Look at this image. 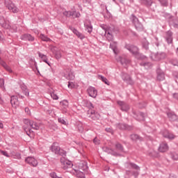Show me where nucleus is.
I'll list each match as a JSON object with an SVG mask.
<instances>
[{"label": "nucleus", "mask_w": 178, "mask_h": 178, "mask_svg": "<svg viewBox=\"0 0 178 178\" xmlns=\"http://www.w3.org/2000/svg\"><path fill=\"white\" fill-rule=\"evenodd\" d=\"M51 149L52 152H54V154H56V155H60V156H66L65 151L60 149V147H59V144L58 143H54L51 145Z\"/></svg>", "instance_id": "1"}, {"label": "nucleus", "mask_w": 178, "mask_h": 178, "mask_svg": "<svg viewBox=\"0 0 178 178\" xmlns=\"http://www.w3.org/2000/svg\"><path fill=\"white\" fill-rule=\"evenodd\" d=\"M6 6L10 12H13V13H17V12H19V8H17V7H16V6H15V4L10 1L6 2Z\"/></svg>", "instance_id": "2"}, {"label": "nucleus", "mask_w": 178, "mask_h": 178, "mask_svg": "<svg viewBox=\"0 0 178 178\" xmlns=\"http://www.w3.org/2000/svg\"><path fill=\"white\" fill-rule=\"evenodd\" d=\"M49 48L51 52L54 54L56 59H60V58H62V53L60 52V50L58 49V47L51 45Z\"/></svg>", "instance_id": "3"}, {"label": "nucleus", "mask_w": 178, "mask_h": 178, "mask_svg": "<svg viewBox=\"0 0 178 178\" xmlns=\"http://www.w3.org/2000/svg\"><path fill=\"white\" fill-rule=\"evenodd\" d=\"M83 116H85V118H90L92 120H97V119H99L100 118L98 112H85Z\"/></svg>", "instance_id": "4"}, {"label": "nucleus", "mask_w": 178, "mask_h": 178, "mask_svg": "<svg viewBox=\"0 0 178 178\" xmlns=\"http://www.w3.org/2000/svg\"><path fill=\"white\" fill-rule=\"evenodd\" d=\"M60 162L62 168L64 169V170H66V169L72 168V166H73V163H72V161L65 160V159H61Z\"/></svg>", "instance_id": "5"}, {"label": "nucleus", "mask_w": 178, "mask_h": 178, "mask_svg": "<svg viewBox=\"0 0 178 178\" xmlns=\"http://www.w3.org/2000/svg\"><path fill=\"white\" fill-rule=\"evenodd\" d=\"M78 168L77 170H81V172H85V173H88V171H87V169H88V166L87 165V162L86 161H81L78 164Z\"/></svg>", "instance_id": "6"}, {"label": "nucleus", "mask_w": 178, "mask_h": 178, "mask_svg": "<svg viewBox=\"0 0 178 178\" xmlns=\"http://www.w3.org/2000/svg\"><path fill=\"white\" fill-rule=\"evenodd\" d=\"M88 94H89L90 97H92V98H97L98 91L95 88L90 86L88 88Z\"/></svg>", "instance_id": "7"}, {"label": "nucleus", "mask_w": 178, "mask_h": 178, "mask_svg": "<svg viewBox=\"0 0 178 178\" xmlns=\"http://www.w3.org/2000/svg\"><path fill=\"white\" fill-rule=\"evenodd\" d=\"M25 162H26V163H29V165L33 166L34 168H35V166H37V165H38V161H37V160H35V158L31 157V156L27 157L25 159Z\"/></svg>", "instance_id": "8"}, {"label": "nucleus", "mask_w": 178, "mask_h": 178, "mask_svg": "<svg viewBox=\"0 0 178 178\" xmlns=\"http://www.w3.org/2000/svg\"><path fill=\"white\" fill-rule=\"evenodd\" d=\"M113 29L111 28H104L105 35L108 41L113 40V35H112V31Z\"/></svg>", "instance_id": "9"}, {"label": "nucleus", "mask_w": 178, "mask_h": 178, "mask_svg": "<svg viewBox=\"0 0 178 178\" xmlns=\"http://www.w3.org/2000/svg\"><path fill=\"white\" fill-rule=\"evenodd\" d=\"M118 129L120 130H128L130 131V130H133V126L128 125L127 124H117Z\"/></svg>", "instance_id": "10"}, {"label": "nucleus", "mask_w": 178, "mask_h": 178, "mask_svg": "<svg viewBox=\"0 0 178 178\" xmlns=\"http://www.w3.org/2000/svg\"><path fill=\"white\" fill-rule=\"evenodd\" d=\"M10 103L13 108H17V106H19V99L17 98V96H12Z\"/></svg>", "instance_id": "11"}, {"label": "nucleus", "mask_w": 178, "mask_h": 178, "mask_svg": "<svg viewBox=\"0 0 178 178\" xmlns=\"http://www.w3.org/2000/svg\"><path fill=\"white\" fill-rule=\"evenodd\" d=\"M20 39L23 41H34V37L27 33L21 35Z\"/></svg>", "instance_id": "12"}, {"label": "nucleus", "mask_w": 178, "mask_h": 178, "mask_svg": "<svg viewBox=\"0 0 178 178\" xmlns=\"http://www.w3.org/2000/svg\"><path fill=\"white\" fill-rule=\"evenodd\" d=\"M162 134L165 138H168V140H173L175 139V137H176L173 134L170 133L168 130L163 131Z\"/></svg>", "instance_id": "13"}, {"label": "nucleus", "mask_w": 178, "mask_h": 178, "mask_svg": "<svg viewBox=\"0 0 178 178\" xmlns=\"http://www.w3.org/2000/svg\"><path fill=\"white\" fill-rule=\"evenodd\" d=\"M167 116H168L170 120L172 122H178V117L173 112L167 113Z\"/></svg>", "instance_id": "14"}, {"label": "nucleus", "mask_w": 178, "mask_h": 178, "mask_svg": "<svg viewBox=\"0 0 178 178\" xmlns=\"http://www.w3.org/2000/svg\"><path fill=\"white\" fill-rule=\"evenodd\" d=\"M21 90L25 97H29L30 91L29 90V88L26 85L24 84L21 85Z\"/></svg>", "instance_id": "15"}, {"label": "nucleus", "mask_w": 178, "mask_h": 178, "mask_svg": "<svg viewBox=\"0 0 178 178\" xmlns=\"http://www.w3.org/2000/svg\"><path fill=\"white\" fill-rule=\"evenodd\" d=\"M168 149L169 147L168 146V144L165 143H161L159 147V151L160 152H166Z\"/></svg>", "instance_id": "16"}, {"label": "nucleus", "mask_w": 178, "mask_h": 178, "mask_svg": "<svg viewBox=\"0 0 178 178\" xmlns=\"http://www.w3.org/2000/svg\"><path fill=\"white\" fill-rule=\"evenodd\" d=\"M39 38H40V40L42 41H44V42H51L52 41V40H51V38H48V36L45 35L44 34L41 33L39 35Z\"/></svg>", "instance_id": "17"}, {"label": "nucleus", "mask_w": 178, "mask_h": 178, "mask_svg": "<svg viewBox=\"0 0 178 178\" xmlns=\"http://www.w3.org/2000/svg\"><path fill=\"white\" fill-rule=\"evenodd\" d=\"M118 105H120L122 106L121 107L122 111H129V105L126 104L124 102L119 101L118 102Z\"/></svg>", "instance_id": "18"}, {"label": "nucleus", "mask_w": 178, "mask_h": 178, "mask_svg": "<svg viewBox=\"0 0 178 178\" xmlns=\"http://www.w3.org/2000/svg\"><path fill=\"white\" fill-rule=\"evenodd\" d=\"M76 177L78 178H86V175L81 170H75Z\"/></svg>", "instance_id": "19"}, {"label": "nucleus", "mask_w": 178, "mask_h": 178, "mask_svg": "<svg viewBox=\"0 0 178 178\" xmlns=\"http://www.w3.org/2000/svg\"><path fill=\"white\" fill-rule=\"evenodd\" d=\"M60 106L63 108V109H66V108L69 107V102L67 100H63L60 102Z\"/></svg>", "instance_id": "20"}, {"label": "nucleus", "mask_w": 178, "mask_h": 178, "mask_svg": "<svg viewBox=\"0 0 178 178\" xmlns=\"http://www.w3.org/2000/svg\"><path fill=\"white\" fill-rule=\"evenodd\" d=\"M38 55L39 57L42 59V60L45 63H47V65H49V63H48V58H47V56L44 54H42L41 53H38Z\"/></svg>", "instance_id": "21"}, {"label": "nucleus", "mask_w": 178, "mask_h": 178, "mask_svg": "<svg viewBox=\"0 0 178 178\" xmlns=\"http://www.w3.org/2000/svg\"><path fill=\"white\" fill-rule=\"evenodd\" d=\"M0 23H1V24H2L3 27H4V29H10V25H9V24L6 23V21H5V19L3 18L0 19Z\"/></svg>", "instance_id": "22"}, {"label": "nucleus", "mask_w": 178, "mask_h": 178, "mask_svg": "<svg viewBox=\"0 0 178 178\" xmlns=\"http://www.w3.org/2000/svg\"><path fill=\"white\" fill-rule=\"evenodd\" d=\"M122 65H127L130 63V60H127L126 58H122V57H119V59L118 60Z\"/></svg>", "instance_id": "23"}, {"label": "nucleus", "mask_w": 178, "mask_h": 178, "mask_svg": "<svg viewBox=\"0 0 178 178\" xmlns=\"http://www.w3.org/2000/svg\"><path fill=\"white\" fill-rule=\"evenodd\" d=\"M115 148H116L117 151H119L120 152H123L124 148H123V145H122V144L116 143Z\"/></svg>", "instance_id": "24"}, {"label": "nucleus", "mask_w": 178, "mask_h": 178, "mask_svg": "<svg viewBox=\"0 0 178 178\" xmlns=\"http://www.w3.org/2000/svg\"><path fill=\"white\" fill-rule=\"evenodd\" d=\"M50 95L53 99H59V97H58V95L55 94V91H54V90L52 89L51 90H50Z\"/></svg>", "instance_id": "25"}, {"label": "nucleus", "mask_w": 178, "mask_h": 178, "mask_svg": "<svg viewBox=\"0 0 178 178\" xmlns=\"http://www.w3.org/2000/svg\"><path fill=\"white\" fill-rule=\"evenodd\" d=\"M32 129H34L35 130H39L40 129V126H38V124L37 122H35L32 121V123L31 124V127Z\"/></svg>", "instance_id": "26"}, {"label": "nucleus", "mask_w": 178, "mask_h": 178, "mask_svg": "<svg viewBox=\"0 0 178 178\" xmlns=\"http://www.w3.org/2000/svg\"><path fill=\"white\" fill-rule=\"evenodd\" d=\"M85 26L86 27V30L88 31V33H92V26H91V23L85 24Z\"/></svg>", "instance_id": "27"}, {"label": "nucleus", "mask_w": 178, "mask_h": 178, "mask_svg": "<svg viewBox=\"0 0 178 178\" xmlns=\"http://www.w3.org/2000/svg\"><path fill=\"white\" fill-rule=\"evenodd\" d=\"M71 16H72V17L74 19H76V17H80V16H81V15L80 14V13L79 12H76V11H72V15Z\"/></svg>", "instance_id": "28"}, {"label": "nucleus", "mask_w": 178, "mask_h": 178, "mask_svg": "<svg viewBox=\"0 0 178 178\" xmlns=\"http://www.w3.org/2000/svg\"><path fill=\"white\" fill-rule=\"evenodd\" d=\"M157 79L159 80V81H162L165 80V74H163V73L158 74Z\"/></svg>", "instance_id": "29"}, {"label": "nucleus", "mask_w": 178, "mask_h": 178, "mask_svg": "<svg viewBox=\"0 0 178 178\" xmlns=\"http://www.w3.org/2000/svg\"><path fill=\"white\" fill-rule=\"evenodd\" d=\"M99 79L103 81V83H105V84H107V86H109V83H108V79L105 78L104 76H102L101 75L99 76Z\"/></svg>", "instance_id": "30"}, {"label": "nucleus", "mask_w": 178, "mask_h": 178, "mask_svg": "<svg viewBox=\"0 0 178 178\" xmlns=\"http://www.w3.org/2000/svg\"><path fill=\"white\" fill-rule=\"evenodd\" d=\"M24 124H26V126H31V123H33L32 120H30L29 119H24L23 120Z\"/></svg>", "instance_id": "31"}, {"label": "nucleus", "mask_w": 178, "mask_h": 178, "mask_svg": "<svg viewBox=\"0 0 178 178\" xmlns=\"http://www.w3.org/2000/svg\"><path fill=\"white\" fill-rule=\"evenodd\" d=\"M67 87L68 88H76V87H77V85L73 82H68Z\"/></svg>", "instance_id": "32"}, {"label": "nucleus", "mask_w": 178, "mask_h": 178, "mask_svg": "<svg viewBox=\"0 0 178 178\" xmlns=\"http://www.w3.org/2000/svg\"><path fill=\"white\" fill-rule=\"evenodd\" d=\"M134 169L135 170H136V172H135V176H138L139 173H140V167H138L136 165H134Z\"/></svg>", "instance_id": "33"}, {"label": "nucleus", "mask_w": 178, "mask_h": 178, "mask_svg": "<svg viewBox=\"0 0 178 178\" xmlns=\"http://www.w3.org/2000/svg\"><path fill=\"white\" fill-rule=\"evenodd\" d=\"M67 79L68 80H73L74 79V74H73L72 72L68 73L67 75Z\"/></svg>", "instance_id": "34"}, {"label": "nucleus", "mask_w": 178, "mask_h": 178, "mask_svg": "<svg viewBox=\"0 0 178 178\" xmlns=\"http://www.w3.org/2000/svg\"><path fill=\"white\" fill-rule=\"evenodd\" d=\"M63 15L66 16V17H70V16H72V11H64Z\"/></svg>", "instance_id": "35"}, {"label": "nucleus", "mask_w": 178, "mask_h": 178, "mask_svg": "<svg viewBox=\"0 0 178 178\" xmlns=\"http://www.w3.org/2000/svg\"><path fill=\"white\" fill-rule=\"evenodd\" d=\"M58 122L61 123V124H65L66 126V124H67V123L66 122V121H65V120H63V118H60L58 119Z\"/></svg>", "instance_id": "36"}, {"label": "nucleus", "mask_w": 178, "mask_h": 178, "mask_svg": "<svg viewBox=\"0 0 178 178\" xmlns=\"http://www.w3.org/2000/svg\"><path fill=\"white\" fill-rule=\"evenodd\" d=\"M93 143H94V144H95V145H99L100 140H99V139H98V138L95 137L93 139Z\"/></svg>", "instance_id": "37"}, {"label": "nucleus", "mask_w": 178, "mask_h": 178, "mask_svg": "<svg viewBox=\"0 0 178 178\" xmlns=\"http://www.w3.org/2000/svg\"><path fill=\"white\" fill-rule=\"evenodd\" d=\"M137 119L138 120H144V115L143 114V113H139Z\"/></svg>", "instance_id": "38"}, {"label": "nucleus", "mask_w": 178, "mask_h": 178, "mask_svg": "<svg viewBox=\"0 0 178 178\" xmlns=\"http://www.w3.org/2000/svg\"><path fill=\"white\" fill-rule=\"evenodd\" d=\"M5 81L3 79H0V87L1 88H5Z\"/></svg>", "instance_id": "39"}, {"label": "nucleus", "mask_w": 178, "mask_h": 178, "mask_svg": "<svg viewBox=\"0 0 178 178\" xmlns=\"http://www.w3.org/2000/svg\"><path fill=\"white\" fill-rule=\"evenodd\" d=\"M78 130H79V131H80L81 133H83V124L79 123V124H78Z\"/></svg>", "instance_id": "40"}, {"label": "nucleus", "mask_w": 178, "mask_h": 178, "mask_svg": "<svg viewBox=\"0 0 178 178\" xmlns=\"http://www.w3.org/2000/svg\"><path fill=\"white\" fill-rule=\"evenodd\" d=\"M50 177L51 178H58V175H56V172H52L49 174Z\"/></svg>", "instance_id": "41"}, {"label": "nucleus", "mask_w": 178, "mask_h": 178, "mask_svg": "<svg viewBox=\"0 0 178 178\" xmlns=\"http://www.w3.org/2000/svg\"><path fill=\"white\" fill-rule=\"evenodd\" d=\"M0 152L1 155H3L4 156H7V158H9V154H8V152L3 150H0Z\"/></svg>", "instance_id": "42"}, {"label": "nucleus", "mask_w": 178, "mask_h": 178, "mask_svg": "<svg viewBox=\"0 0 178 178\" xmlns=\"http://www.w3.org/2000/svg\"><path fill=\"white\" fill-rule=\"evenodd\" d=\"M172 159L174 161H177V160H178V154H177V153L172 154Z\"/></svg>", "instance_id": "43"}, {"label": "nucleus", "mask_w": 178, "mask_h": 178, "mask_svg": "<svg viewBox=\"0 0 178 178\" xmlns=\"http://www.w3.org/2000/svg\"><path fill=\"white\" fill-rule=\"evenodd\" d=\"M106 131H107V133H111V134H113V129H112V128H106Z\"/></svg>", "instance_id": "44"}, {"label": "nucleus", "mask_w": 178, "mask_h": 178, "mask_svg": "<svg viewBox=\"0 0 178 178\" xmlns=\"http://www.w3.org/2000/svg\"><path fill=\"white\" fill-rule=\"evenodd\" d=\"M134 138L135 140H139V141H142L143 140V138L140 137V136L138 135H134Z\"/></svg>", "instance_id": "45"}, {"label": "nucleus", "mask_w": 178, "mask_h": 178, "mask_svg": "<svg viewBox=\"0 0 178 178\" xmlns=\"http://www.w3.org/2000/svg\"><path fill=\"white\" fill-rule=\"evenodd\" d=\"M77 37L80 38V40H83L84 38L83 35L80 33L77 35Z\"/></svg>", "instance_id": "46"}, {"label": "nucleus", "mask_w": 178, "mask_h": 178, "mask_svg": "<svg viewBox=\"0 0 178 178\" xmlns=\"http://www.w3.org/2000/svg\"><path fill=\"white\" fill-rule=\"evenodd\" d=\"M126 81H128L129 84H131V78L130 76H127V78L126 79Z\"/></svg>", "instance_id": "47"}, {"label": "nucleus", "mask_w": 178, "mask_h": 178, "mask_svg": "<svg viewBox=\"0 0 178 178\" xmlns=\"http://www.w3.org/2000/svg\"><path fill=\"white\" fill-rule=\"evenodd\" d=\"M127 49H129L131 54H134V52L133 51V47H130V46H128Z\"/></svg>", "instance_id": "48"}, {"label": "nucleus", "mask_w": 178, "mask_h": 178, "mask_svg": "<svg viewBox=\"0 0 178 178\" xmlns=\"http://www.w3.org/2000/svg\"><path fill=\"white\" fill-rule=\"evenodd\" d=\"M24 130L26 131L27 136H30V134H31L29 131H27V128L24 127Z\"/></svg>", "instance_id": "49"}, {"label": "nucleus", "mask_w": 178, "mask_h": 178, "mask_svg": "<svg viewBox=\"0 0 178 178\" xmlns=\"http://www.w3.org/2000/svg\"><path fill=\"white\" fill-rule=\"evenodd\" d=\"M3 40V35L2 34V32L0 31V41H2Z\"/></svg>", "instance_id": "50"}, {"label": "nucleus", "mask_w": 178, "mask_h": 178, "mask_svg": "<svg viewBox=\"0 0 178 178\" xmlns=\"http://www.w3.org/2000/svg\"><path fill=\"white\" fill-rule=\"evenodd\" d=\"M79 33H80V32H78L77 30H76V29H74V30H73V33H74V34H76V35H78V34H79Z\"/></svg>", "instance_id": "51"}, {"label": "nucleus", "mask_w": 178, "mask_h": 178, "mask_svg": "<svg viewBox=\"0 0 178 178\" xmlns=\"http://www.w3.org/2000/svg\"><path fill=\"white\" fill-rule=\"evenodd\" d=\"M104 151H105L106 152H108V154H109V152H111V149H109V148H108V147H105V148H104Z\"/></svg>", "instance_id": "52"}, {"label": "nucleus", "mask_w": 178, "mask_h": 178, "mask_svg": "<svg viewBox=\"0 0 178 178\" xmlns=\"http://www.w3.org/2000/svg\"><path fill=\"white\" fill-rule=\"evenodd\" d=\"M167 41H168V44L172 43V38H168L167 39Z\"/></svg>", "instance_id": "53"}, {"label": "nucleus", "mask_w": 178, "mask_h": 178, "mask_svg": "<svg viewBox=\"0 0 178 178\" xmlns=\"http://www.w3.org/2000/svg\"><path fill=\"white\" fill-rule=\"evenodd\" d=\"M111 48L113 50V51L115 52V54H116V47H111Z\"/></svg>", "instance_id": "54"}, {"label": "nucleus", "mask_w": 178, "mask_h": 178, "mask_svg": "<svg viewBox=\"0 0 178 178\" xmlns=\"http://www.w3.org/2000/svg\"><path fill=\"white\" fill-rule=\"evenodd\" d=\"M0 129H3V124L0 122Z\"/></svg>", "instance_id": "55"}, {"label": "nucleus", "mask_w": 178, "mask_h": 178, "mask_svg": "<svg viewBox=\"0 0 178 178\" xmlns=\"http://www.w3.org/2000/svg\"><path fill=\"white\" fill-rule=\"evenodd\" d=\"M2 104H3V100L0 97V105H2Z\"/></svg>", "instance_id": "56"}, {"label": "nucleus", "mask_w": 178, "mask_h": 178, "mask_svg": "<svg viewBox=\"0 0 178 178\" xmlns=\"http://www.w3.org/2000/svg\"><path fill=\"white\" fill-rule=\"evenodd\" d=\"M30 111V109L29 108H25V112H29Z\"/></svg>", "instance_id": "57"}, {"label": "nucleus", "mask_w": 178, "mask_h": 178, "mask_svg": "<svg viewBox=\"0 0 178 178\" xmlns=\"http://www.w3.org/2000/svg\"><path fill=\"white\" fill-rule=\"evenodd\" d=\"M131 139L134 140V135L133 134L131 135Z\"/></svg>", "instance_id": "58"}, {"label": "nucleus", "mask_w": 178, "mask_h": 178, "mask_svg": "<svg viewBox=\"0 0 178 178\" xmlns=\"http://www.w3.org/2000/svg\"><path fill=\"white\" fill-rule=\"evenodd\" d=\"M130 166H131V168H134V165H133V164H131Z\"/></svg>", "instance_id": "59"}, {"label": "nucleus", "mask_w": 178, "mask_h": 178, "mask_svg": "<svg viewBox=\"0 0 178 178\" xmlns=\"http://www.w3.org/2000/svg\"><path fill=\"white\" fill-rule=\"evenodd\" d=\"M33 131H31V129H29V132L31 134Z\"/></svg>", "instance_id": "60"}, {"label": "nucleus", "mask_w": 178, "mask_h": 178, "mask_svg": "<svg viewBox=\"0 0 178 178\" xmlns=\"http://www.w3.org/2000/svg\"><path fill=\"white\" fill-rule=\"evenodd\" d=\"M132 22H134V19H132Z\"/></svg>", "instance_id": "61"}, {"label": "nucleus", "mask_w": 178, "mask_h": 178, "mask_svg": "<svg viewBox=\"0 0 178 178\" xmlns=\"http://www.w3.org/2000/svg\"><path fill=\"white\" fill-rule=\"evenodd\" d=\"M35 119H37V120H38V118H35Z\"/></svg>", "instance_id": "62"}, {"label": "nucleus", "mask_w": 178, "mask_h": 178, "mask_svg": "<svg viewBox=\"0 0 178 178\" xmlns=\"http://www.w3.org/2000/svg\"><path fill=\"white\" fill-rule=\"evenodd\" d=\"M155 60H158V59L156 58Z\"/></svg>", "instance_id": "63"}]
</instances>
